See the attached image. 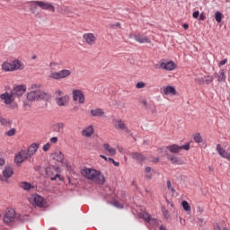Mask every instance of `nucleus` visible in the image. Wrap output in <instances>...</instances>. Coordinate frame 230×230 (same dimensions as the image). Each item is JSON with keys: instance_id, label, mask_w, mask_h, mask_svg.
<instances>
[{"instance_id": "nucleus-1", "label": "nucleus", "mask_w": 230, "mask_h": 230, "mask_svg": "<svg viewBox=\"0 0 230 230\" xmlns=\"http://www.w3.org/2000/svg\"><path fill=\"white\" fill-rule=\"evenodd\" d=\"M82 176L92 181L96 184L102 185L105 183V176L102 174L101 171H97L93 168H85L81 171Z\"/></svg>"}, {"instance_id": "nucleus-2", "label": "nucleus", "mask_w": 230, "mask_h": 230, "mask_svg": "<svg viewBox=\"0 0 230 230\" xmlns=\"http://www.w3.org/2000/svg\"><path fill=\"white\" fill-rule=\"evenodd\" d=\"M30 92L27 93L26 98L29 102H35L36 100H48L49 94L41 91V84H31Z\"/></svg>"}, {"instance_id": "nucleus-3", "label": "nucleus", "mask_w": 230, "mask_h": 230, "mask_svg": "<svg viewBox=\"0 0 230 230\" xmlns=\"http://www.w3.org/2000/svg\"><path fill=\"white\" fill-rule=\"evenodd\" d=\"M30 11L32 14H37V8H40L41 10L49 11L51 13L56 12V7L53 4L49 2H40L38 0H32L31 2H28Z\"/></svg>"}, {"instance_id": "nucleus-4", "label": "nucleus", "mask_w": 230, "mask_h": 230, "mask_svg": "<svg viewBox=\"0 0 230 230\" xmlns=\"http://www.w3.org/2000/svg\"><path fill=\"white\" fill-rule=\"evenodd\" d=\"M24 68V64L18 59H15L12 63L4 62L1 66V70H3L4 72H13L17 70H23Z\"/></svg>"}, {"instance_id": "nucleus-5", "label": "nucleus", "mask_w": 230, "mask_h": 230, "mask_svg": "<svg viewBox=\"0 0 230 230\" xmlns=\"http://www.w3.org/2000/svg\"><path fill=\"white\" fill-rule=\"evenodd\" d=\"M15 99L11 92H5L0 94V102L4 103L7 106L10 110H16L18 109V104L14 102Z\"/></svg>"}, {"instance_id": "nucleus-6", "label": "nucleus", "mask_w": 230, "mask_h": 230, "mask_svg": "<svg viewBox=\"0 0 230 230\" xmlns=\"http://www.w3.org/2000/svg\"><path fill=\"white\" fill-rule=\"evenodd\" d=\"M71 75H72V72L70 70L63 69L58 72H51L49 75V78L59 81L71 76Z\"/></svg>"}, {"instance_id": "nucleus-7", "label": "nucleus", "mask_w": 230, "mask_h": 230, "mask_svg": "<svg viewBox=\"0 0 230 230\" xmlns=\"http://www.w3.org/2000/svg\"><path fill=\"white\" fill-rule=\"evenodd\" d=\"M83 40L87 46H93L97 42V36L93 32H84Z\"/></svg>"}, {"instance_id": "nucleus-8", "label": "nucleus", "mask_w": 230, "mask_h": 230, "mask_svg": "<svg viewBox=\"0 0 230 230\" xmlns=\"http://www.w3.org/2000/svg\"><path fill=\"white\" fill-rule=\"evenodd\" d=\"M29 202L35 207L42 208L44 206V198L38 195L32 194L29 199Z\"/></svg>"}, {"instance_id": "nucleus-9", "label": "nucleus", "mask_w": 230, "mask_h": 230, "mask_svg": "<svg viewBox=\"0 0 230 230\" xmlns=\"http://www.w3.org/2000/svg\"><path fill=\"white\" fill-rule=\"evenodd\" d=\"M73 101L78 102L79 104L85 103V96L83 91L81 90H73L72 91Z\"/></svg>"}, {"instance_id": "nucleus-10", "label": "nucleus", "mask_w": 230, "mask_h": 230, "mask_svg": "<svg viewBox=\"0 0 230 230\" xmlns=\"http://www.w3.org/2000/svg\"><path fill=\"white\" fill-rule=\"evenodd\" d=\"M112 123L114 125V128L118 130L125 131L126 133H130V130L128 125L121 119H113Z\"/></svg>"}, {"instance_id": "nucleus-11", "label": "nucleus", "mask_w": 230, "mask_h": 230, "mask_svg": "<svg viewBox=\"0 0 230 230\" xmlns=\"http://www.w3.org/2000/svg\"><path fill=\"white\" fill-rule=\"evenodd\" d=\"M190 148V144L187 143L184 146H177V145H172L167 146V149L173 154H179L181 150L189 151Z\"/></svg>"}, {"instance_id": "nucleus-12", "label": "nucleus", "mask_w": 230, "mask_h": 230, "mask_svg": "<svg viewBox=\"0 0 230 230\" xmlns=\"http://www.w3.org/2000/svg\"><path fill=\"white\" fill-rule=\"evenodd\" d=\"M13 168L10 165L4 167L2 171V176L0 177L1 181H8V179L13 175Z\"/></svg>"}, {"instance_id": "nucleus-13", "label": "nucleus", "mask_w": 230, "mask_h": 230, "mask_svg": "<svg viewBox=\"0 0 230 230\" xmlns=\"http://www.w3.org/2000/svg\"><path fill=\"white\" fill-rule=\"evenodd\" d=\"M27 89L24 85H17L14 87L10 93L13 97L16 100V98H20L26 93Z\"/></svg>"}, {"instance_id": "nucleus-14", "label": "nucleus", "mask_w": 230, "mask_h": 230, "mask_svg": "<svg viewBox=\"0 0 230 230\" xmlns=\"http://www.w3.org/2000/svg\"><path fill=\"white\" fill-rule=\"evenodd\" d=\"M30 157L27 155L26 150H22L18 153L17 155L14 157V163L16 165L20 166L26 159H29Z\"/></svg>"}, {"instance_id": "nucleus-15", "label": "nucleus", "mask_w": 230, "mask_h": 230, "mask_svg": "<svg viewBox=\"0 0 230 230\" xmlns=\"http://www.w3.org/2000/svg\"><path fill=\"white\" fill-rule=\"evenodd\" d=\"M15 215H16V212H15L14 209H13V208L7 209L4 217H3L4 222L5 224L12 223L15 218Z\"/></svg>"}, {"instance_id": "nucleus-16", "label": "nucleus", "mask_w": 230, "mask_h": 230, "mask_svg": "<svg viewBox=\"0 0 230 230\" xmlns=\"http://www.w3.org/2000/svg\"><path fill=\"white\" fill-rule=\"evenodd\" d=\"M160 69L166 70V71H173L177 69V65L173 61H169L168 63H160L159 67Z\"/></svg>"}, {"instance_id": "nucleus-17", "label": "nucleus", "mask_w": 230, "mask_h": 230, "mask_svg": "<svg viewBox=\"0 0 230 230\" xmlns=\"http://www.w3.org/2000/svg\"><path fill=\"white\" fill-rule=\"evenodd\" d=\"M160 92L164 95H177V91L173 86H164L160 89Z\"/></svg>"}, {"instance_id": "nucleus-18", "label": "nucleus", "mask_w": 230, "mask_h": 230, "mask_svg": "<svg viewBox=\"0 0 230 230\" xmlns=\"http://www.w3.org/2000/svg\"><path fill=\"white\" fill-rule=\"evenodd\" d=\"M217 151L221 157L226 158V160H228L230 162V147L228 148L229 153H227V151H226V149H224L222 147V146H220V144H218L217 146Z\"/></svg>"}, {"instance_id": "nucleus-19", "label": "nucleus", "mask_w": 230, "mask_h": 230, "mask_svg": "<svg viewBox=\"0 0 230 230\" xmlns=\"http://www.w3.org/2000/svg\"><path fill=\"white\" fill-rule=\"evenodd\" d=\"M94 134V128L93 126H87L81 131V135L84 137L90 138Z\"/></svg>"}, {"instance_id": "nucleus-20", "label": "nucleus", "mask_w": 230, "mask_h": 230, "mask_svg": "<svg viewBox=\"0 0 230 230\" xmlns=\"http://www.w3.org/2000/svg\"><path fill=\"white\" fill-rule=\"evenodd\" d=\"M39 147H40V144H36V143L31 144V145L28 147V149H27V151H26L27 156H28L29 158H31L32 155L36 154V152L38 151Z\"/></svg>"}, {"instance_id": "nucleus-21", "label": "nucleus", "mask_w": 230, "mask_h": 230, "mask_svg": "<svg viewBox=\"0 0 230 230\" xmlns=\"http://www.w3.org/2000/svg\"><path fill=\"white\" fill-rule=\"evenodd\" d=\"M130 157L136 160L138 164H142L144 161L147 159L146 156L137 152L130 153Z\"/></svg>"}, {"instance_id": "nucleus-22", "label": "nucleus", "mask_w": 230, "mask_h": 230, "mask_svg": "<svg viewBox=\"0 0 230 230\" xmlns=\"http://www.w3.org/2000/svg\"><path fill=\"white\" fill-rule=\"evenodd\" d=\"M134 39L137 42L140 44L151 43V40L148 36H142V34H135Z\"/></svg>"}, {"instance_id": "nucleus-23", "label": "nucleus", "mask_w": 230, "mask_h": 230, "mask_svg": "<svg viewBox=\"0 0 230 230\" xmlns=\"http://www.w3.org/2000/svg\"><path fill=\"white\" fill-rule=\"evenodd\" d=\"M69 96L68 95H65L62 97H58L56 98V103L58 104V106H66V104L69 102Z\"/></svg>"}, {"instance_id": "nucleus-24", "label": "nucleus", "mask_w": 230, "mask_h": 230, "mask_svg": "<svg viewBox=\"0 0 230 230\" xmlns=\"http://www.w3.org/2000/svg\"><path fill=\"white\" fill-rule=\"evenodd\" d=\"M102 146L108 155L114 156L117 155V150L114 147L111 146L109 144H103Z\"/></svg>"}, {"instance_id": "nucleus-25", "label": "nucleus", "mask_w": 230, "mask_h": 230, "mask_svg": "<svg viewBox=\"0 0 230 230\" xmlns=\"http://www.w3.org/2000/svg\"><path fill=\"white\" fill-rule=\"evenodd\" d=\"M19 187L22 188V190L26 191H30L35 189V186L27 182V181H22L19 183Z\"/></svg>"}, {"instance_id": "nucleus-26", "label": "nucleus", "mask_w": 230, "mask_h": 230, "mask_svg": "<svg viewBox=\"0 0 230 230\" xmlns=\"http://www.w3.org/2000/svg\"><path fill=\"white\" fill-rule=\"evenodd\" d=\"M105 112L102 109H94L90 111L91 117H103Z\"/></svg>"}, {"instance_id": "nucleus-27", "label": "nucleus", "mask_w": 230, "mask_h": 230, "mask_svg": "<svg viewBox=\"0 0 230 230\" xmlns=\"http://www.w3.org/2000/svg\"><path fill=\"white\" fill-rule=\"evenodd\" d=\"M52 158L59 163H63L64 159H65V155L62 152L60 151H58V152H55L53 155H52Z\"/></svg>"}, {"instance_id": "nucleus-28", "label": "nucleus", "mask_w": 230, "mask_h": 230, "mask_svg": "<svg viewBox=\"0 0 230 230\" xmlns=\"http://www.w3.org/2000/svg\"><path fill=\"white\" fill-rule=\"evenodd\" d=\"M52 171L58 172V171L56 170V168H53ZM50 172H51V168H49V169L47 170V173H48V176L50 178L51 181H57L58 179L60 180V181L62 180L60 174L57 173V174H55V175L53 176V175H50Z\"/></svg>"}, {"instance_id": "nucleus-29", "label": "nucleus", "mask_w": 230, "mask_h": 230, "mask_svg": "<svg viewBox=\"0 0 230 230\" xmlns=\"http://www.w3.org/2000/svg\"><path fill=\"white\" fill-rule=\"evenodd\" d=\"M13 122L6 118L1 117L0 116V125L3 127H11Z\"/></svg>"}, {"instance_id": "nucleus-30", "label": "nucleus", "mask_w": 230, "mask_h": 230, "mask_svg": "<svg viewBox=\"0 0 230 230\" xmlns=\"http://www.w3.org/2000/svg\"><path fill=\"white\" fill-rule=\"evenodd\" d=\"M52 128L54 131L56 132H60L61 130H63L65 128V124L64 123H56L52 126Z\"/></svg>"}, {"instance_id": "nucleus-31", "label": "nucleus", "mask_w": 230, "mask_h": 230, "mask_svg": "<svg viewBox=\"0 0 230 230\" xmlns=\"http://www.w3.org/2000/svg\"><path fill=\"white\" fill-rule=\"evenodd\" d=\"M226 72L224 70H220L217 75V81L219 83L226 82Z\"/></svg>"}, {"instance_id": "nucleus-32", "label": "nucleus", "mask_w": 230, "mask_h": 230, "mask_svg": "<svg viewBox=\"0 0 230 230\" xmlns=\"http://www.w3.org/2000/svg\"><path fill=\"white\" fill-rule=\"evenodd\" d=\"M154 172L155 171L152 170L151 167H146L145 169L146 178H147L148 180L152 179Z\"/></svg>"}, {"instance_id": "nucleus-33", "label": "nucleus", "mask_w": 230, "mask_h": 230, "mask_svg": "<svg viewBox=\"0 0 230 230\" xmlns=\"http://www.w3.org/2000/svg\"><path fill=\"white\" fill-rule=\"evenodd\" d=\"M139 217H141L142 219H144L146 222L151 221V216L146 212L139 213Z\"/></svg>"}, {"instance_id": "nucleus-34", "label": "nucleus", "mask_w": 230, "mask_h": 230, "mask_svg": "<svg viewBox=\"0 0 230 230\" xmlns=\"http://www.w3.org/2000/svg\"><path fill=\"white\" fill-rule=\"evenodd\" d=\"M199 82L200 84H210L211 83L214 82V78L211 77V76H208V77L206 78V80H204V78L199 79Z\"/></svg>"}, {"instance_id": "nucleus-35", "label": "nucleus", "mask_w": 230, "mask_h": 230, "mask_svg": "<svg viewBox=\"0 0 230 230\" xmlns=\"http://www.w3.org/2000/svg\"><path fill=\"white\" fill-rule=\"evenodd\" d=\"M162 212H163V216L165 219H169L171 217L170 211L165 207L162 208Z\"/></svg>"}, {"instance_id": "nucleus-36", "label": "nucleus", "mask_w": 230, "mask_h": 230, "mask_svg": "<svg viewBox=\"0 0 230 230\" xmlns=\"http://www.w3.org/2000/svg\"><path fill=\"white\" fill-rule=\"evenodd\" d=\"M181 206L185 211H191V207L188 201L183 200L181 202Z\"/></svg>"}, {"instance_id": "nucleus-37", "label": "nucleus", "mask_w": 230, "mask_h": 230, "mask_svg": "<svg viewBox=\"0 0 230 230\" xmlns=\"http://www.w3.org/2000/svg\"><path fill=\"white\" fill-rule=\"evenodd\" d=\"M193 139L196 143H202L203 142V137H202L200 133L195 134L194 137H193Z\"/></svg>"}, {"instance_id": "nucleus-38", "label": "nucleus", "mask_w": 230, "mask_h": 230, "mask_svg": "<svg viewBox=\"0 0 230 230\" xmlns=\"http://www.w3.org/2000/svg\"><path fill=\"white\" fill-rule=\"evenodd\" d=\"M222 16H223L222 13H219V11H217L215 13V19H216L217 22H218V23L222 22Z\"/></svg>"}, {"instance_id": "nucleus-39", "label": "nucleus", "mask_w": 230, "mask_h": 230, "mask_svg": "<svg viewBox=\"0 0 230 230\" xmlns=\"http://www.w3.org/2000/svg\"><path fill=\"white\" fill-rule=\"evenodd\" d=\"M16 133H17L16 128H11L10 130L6 131L4 133V135L7 137H13V136L16 135Z\"/></svg>"}, {"instance_id": "nucleus-40", "label": "nucleus", "mask_w": 230, "mask_h": 230, "mask_svg": "<svg viewBox=\"0 0 230 230\" xmlns=\"http://www.w3.org/2000/svg\"><path fill=\"white\" fill-rule=\"evenodd\" d=\"M169 160L171 161V163L172 164H180V160H179V158L177 156H170Z\"/></svg>"}, {"instance_id": "nucleus-41", "label": "nucleus", "mask_w": 230, "mask_h": 230, "mask_svg": "<svg viewBox=\"0 0 230 230\" xmlns=\"http://www.w3.org/2000/svg\"><path fill=\"white\" fill-rule=\"evenodd\" d=\"M167 188L172 191V194L175 193V189L172 188V181L170 180L167 181Z\"/></svg>"}, {"instance_id": "nucleus-42", "label": "nucleus", "mask_w": 230, "mask_h": 230, "mask_svg": "<svg viewBox=\"0 0 230 230\" xmlns=\"http://www.w3.org/2000/svg\"><path fill=\"white\" fill-rule=\"evenodd\" d=\"M146 86L147 84L143 82H139L136 84L137 89H143V88H146Z\"/></svg>"}, {"instance_id": "nucleus-43", "label": "nucleus", "mask_w": 230, "mask_h": 230, "mask_svg": "<svg viewBox=\"0 0 230 230\" xmlns=\"http://www.w3.org/2000/svg\"><path fill=\"white\" fill-rule=\"evenodd\" d=\"M50 148H51V144H49V143H47V144H45V145L42 146V150H43L44 152L49 151Z\"/></svg>"}, {"instance_id": "nucleus-44", "label": "nucleus", "mask_w": 230, "mask_h": 230, "mask_svg": "<svg viewBox=\"0 0 230 230\" xmlns=\"http://www.w3.org/2000/svg\"><path fill=\"white\" fill-rule=\"evenodd\" d=\"M63 95H64V92H62V91H60V90H58V91L55 92V96H56V98L61 97V96H63Z\"/></svg>"}, {"instance_id": "nucleus-45", "label": "nucleus", "mask_w": 230, "mask_h": 230, "mask_svg": "<svg viewBox=\"0 0 230 230\" xmlns=\"http://www.w3.org/2000/svg\"><path fill=\"white\" fill-rule=\"evenodd\" d=\"M50 143L57 144L58 142V138L57 137H53L49 139Z\"/></svg>"}, {"instance_id": "nucleus-46", "label": "nucleus", "mask_w": 230, "mask_h": 230, "mask_svg": "<svg viewBox=\"0 0 230 230\" xmlns=\"http://www.w3.org/2000/svg\"><path fill=\"white\" fill-rule=\"evenodd\" d=\"M200 15V13L199 11H195L193 13H192V17L195 18V19H198Z\"/></svg>"}, {"instance_id": "nucleus-47", "label": "nucleus", "mask_w": 230, "mask_h": 230, "mask_svg": "<svg viewBox=\"0 0 230 230\" xmlns=\"http://www.w3.org/2000/svg\"><path fill=\"white\" fill-rule=\"evenodd\" d=\"M57 66H58V63H56V62H50L49 65V66L51 69L55 68Z\"/></svg>"}, {"instance_id": "nucleus-48", "label": "nucleus", "mask_w": 230, "mask_h": 230, "mask_svg": "<svg viewBox=\"0 0 230 230\" xmlns=\"http://www.w3.org/2000/svg\"><path fill=\"white\" fill-rule=\"evenodd\" d=\"M206 20V14L205 13H201L199 14V21H205Z\"/></svg>"}, {"instance_id": "nucleus-49", "label": "nucleus", "mask_w": 230, "mask_h": 230, "mask_svg": "<svg viewBox=\"0 0 230 230\" xmlns=\"http://www.w3.org/2000/svg\"><path fill=\"white\" fill-rule=\"evenodd\" d=\"M197 212H198L199 215H201V214H203L204 209H203L201 207H198V208H197Z\"/></svg>"}, {"instance_id": "nucleus-50", "label": "nucleus", "mask_w": 230, "mask_h": 230, "mask_svg": "<svg viewBox=\"0 0 230 230\" xmlns=\"http://www.w3.org/2000/svg\"><path fill=\"white\" fill-rule=\"evenodd\" d=\"M226 64H227V59H224V60L220 61L219 66H224Z\"/></svg>"}, {"instance_id": "nucleus-51", "label": "nucleus", "mask_w": 230, "mask_h": 230, "mask_svg": "<svg viewBox=\"0 0 230 230\" xmlns=\"http://www.w3.org/2000/svg\"><path fill=\"white\" fill-rule=\"evenodd\" d=\"M5 164V160L0 157V166H4Z\"/></svg>"}, {"instance_id": "nucleus-52", "label": "nucleus", "mask_w": 230, "mask_h": 230, "mask_svg": "<svg viewBox=\"0 0 230 230\" xmlns=\"http://www.w3.org/2000/svg\"><path fill=\"white\" fill-rule=\"evenodd\" d=\"M182 28H183L184 30H188V29L190 28L189 23H183Z\"/></svg>"}, {"instance_id": "nucleus-53", "label": "nucleus", "mask_w": 230, "mask_h": 230, "mask_svg": "<svg viewBox=\"0 0 230 230\" xmlns=\"http://www.w3.org/2000/svg\"><path fill=\"white\" fill-rule=\"evenodd\" d=\"M150 162L156 164L159 162V158H153L150 160Z\"/></svg>"}, {"instance_id": "nucleus-54", "label": "nucleus", "mask_w": 230, "mask_h": 230, "mask_svg": "<svg viewBox=\"0 0 230 230\" xmlns=\"http://www.w3.org/2000/svg\"><path fill=\"white\" fill-rule=\"evenodd\" d=\"M141 103H142L146 108H147V101H146V100L141 101Z\"/></svg>"}, {"instance_id": "nucleus-55", "label": "nucleus", "mask_w": 230, "mask_h": 230, "mask_svg": "<svg viewBox=\"0 0 230 230\" xmlns=\"http://www.w3.org/2000/svg\"><path fill=\"white\" fill-rule=\"evenodd\" d=\"M156 111H157L156 106L154 105V106H153V109H151V112H152V113H155Z\"/></svg>"}, {"instance_id": "nucleus-56", "label": "nucleus", "mask_w": 230, "mask_h": 230, "mask_svg": "<svg viewBox=\"0 0 230 230\" xmlns=\"http://www.w3.org/2000/svg\"><path fill=\"white\" fill-rule=\"evenodd\" d=\"M166 202H167L171 207H174L173 202H171L168 199H166Z\"/></svg>"}, {"instance_id": "nucleus-57", "label": "nucleus", "mask_w": 230, "mask_h": 230, "mask_svg": "<svg viewBox=\"0 0 230 230\" xmlns=\"http://www.w3.org/2000/svg\"><path fill=\"white\" fill-rule=\"evenodd\" d=\"M100 157L104 159L106 162H108L109 158H107L105 155H100Z\"/></svg>"}, {"instance_id": "nucleus-58", "label": "nucleus", "mask_w": 230, "mask_h": 230, "mask_svg": "<svg viewBox=\"0 0 230 230\" xmlns=\"http://www.w3.org/2000/svg\"><path fill=\"white\" fill-rule=\"evenodd\" d=\"M31 106L28 105L27 103H23V108L24 110H28V108H30Z\"/></svg>"}, {"instance_id": "nucleus-59", "label": "nucleus", "mask_w": 230, "mask_h": 230, "mask_svg": "<svg viewBox=\"0 0 230 230\" xmlns=\"http://www.w3.org/2000/svg\"><path fill=\"white\" fill-rule=\"evenodd\" d=\"M112 164H113V165H115L116 167H119V164H120L119 162H115V161H113Z\"/></svg>"}, {"instance_id": "nucleus-60", "label": "nucleus", "mask_w": 230, "mask_h": 230, "mask_svg": "<svg viewBox=\"0 0 230 230\" xmlns=\"http://www.w3.org/2000/svg\"><path fill=\"white\" fill-rule=\"evenodd\" d=\"M114 161H115V160H114L113 158H108V161H107V162H110V163L113 164Z\"/></svg>"}, {"instance_id": "nucleus-61", "label": "nucleus", "mask_w": 230, "mask_h": 230, "mask_svg": "<svg viewBox=\"0 0 230 230\" xmlns=\"http://www.w3.org/2000/svg\"><path fill=\"white\" fill-rule=\"evenodd\" d=\"M115 26H117V27L120 28V27H121V23L117 22V23H115Z\"/></svg>"}, {"instance_id": "nucleus-62", "label": "nucleus", "mask_w": 230, "mask_h": 230, "mask_svg": "<svg viewBox=\"0 0 230 230\" xmlns=\"http://www.w3.org/2000/svg\"><path fill=\"white\" fill-rule=\"evenodd\" d=\"M214 230H220V226H217Z\"/></svg>"}, {"instance_id": "nucleus-63", "label": "nucleus", "mask_w": 230, "mask_h": 230, "mask_svg": "<svg viewBox=\"0 0 230 230\" xmlns=\"http://www.w3.org/2000/svg\"><path fill=\"white\" fill-rule=\"evenodd\" d=\"M160 230H167L164 226H160Z\"/></svg>"}, {"instance_id": "nucleus-64", "label": "nucleus", "mask_w": 230, "mask_h": 230, "mask_svg": "<svg viewBox=\"0 0 230 230\" xmlns=\"http://www.w3.org/2000/svg\"><path fill=\"white\" fill-rule=\"evenodd\" d=\"M31 59H33V60L37 59V56H32Z\"/></svg>"}]
</instances>
